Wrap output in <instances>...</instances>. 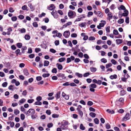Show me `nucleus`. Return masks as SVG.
<instances>
[{
  "label": "nucleus",
  "instance_id": "25",
  "mask_svg": "<svg viewBox=\"0 0 131 131\" xmlns=\"http://www.w3.org/2000/svg\"><path fill=\"white\" fill-rule=\"evenodd\" d=\"M66 59V58L64 57H62L59 59L58 61L60 62H61L65 60Z\"/></svg>",
  "mask_w": 131,
  "mask_h": 131
},
{
  "label": "nucleus",
  "instance_id": "31",
  "mask_svg": "<svg viewBox=\"0 0 131 131\" xmlns=\"http://www.w3.org/2000/svg\"><path fill=\"white\" fill-rule=\"evenodd\" d=\"M117 102L123 103L124 99L123 98H120L119 100H117Z\"/></svg>",
  "mask_w": 131,
  "mask_h": 131
},
{
  "label": "nucleus",
  "instance_id": "54",
  "mask_svg": "<svg viewBox=\"0 0 131 131\" xmlns=\"http://www.w3.org/2000/svg\"><path fill=\"white\" fill-rule=\"evenodd\" d=\"M40 57L38 56L35 59V61L36 62H38L40 60Z\"/></svg>",
  "mask_w": 131,
  "mask_h": 131
},
{
  "label": "nucleus",
  "instance_id": "50",
  "mask_svg": "<svg viewBox=\"0 0 131 131\" xmlns=\"http://www.w3.org/2000/svg\"><path fill=\"white\" fill-rule=\"evenodd\" d=\"M8 84V83L7 82H4L2 84V86L4 87H5L7 86Z\"/></svg>",
  "mask_w": 131,
  "mask_h": 131
},
{
  "label": "nucleus",
  "instance_id": "2",
  "mask_svg": "<svg viewBox=\"0 0 131 131\" xmlns=\"http://www.w3.org/2000/svg\"><path fill=\"white\" fill-rule=\"evenodd\" d=\"M25 114L28 116L31 115L32 114H34L35 113V110L33 109H29L27 112H24Z\"/></svg>",
  "mask_w": 131,
  "mask_h": 131
},
{
  "label": "nucleus",
  "instance_id": "1",
  "mask_svg": "<svg viewBox=\"0 0 131 131\" xmlns=\"http://www.w3.org/2000/svg\"><path fill=\"white\" fill-rule=\"evenodd\" d=\"M68 16L70 18H73L76 15L75 13L71 10H69L68 13Z\"/></svg>",
  "mask_w": 131,
  "mask_h": 131
},
{
  "label": "nucleus",
  "instance_id": "17",
  "mask_svg": "<svg viewBox=\"0 0 131 131\" xmlns=\"http://www.w3.org/2000/svg\"><path fill=\"white\" fill-rule=\"evenodd\" d=\"M116 41L117 44L118 45L122 42V39H118L116 40Z\"/></svg>",
  "mask_w": 131,
  "mask_h": 131
},
{
  "label": "nucleus",
  "instance_id": "38",
  "mask_svg": "<svg viewBox=\"0 0 131 131\" xmlns=\"http://www.w3.org/2000/svg\"><path fill=\"white\" fill-rule=\"evenodd\" d=\"M80 129L82 130H84L85 129V127L83 126V124H80Z\"/></svg>",
  "mask_w": 131,
  "mask_h": 131
},
{
  "label": "nucleus",
  "instance_id": "14",
  "mask_svg": "<svg viewBox=\"0 0 131 131\" xmlns=\"http://www.w3.org/2000/svg\"><path fill=\"white\" fill-rule=\"evenodd\" d=\"M90 70L91 72H95L97 70V69L95 67H92L90 68Z\"/></svg>",
  "mask_w": 131,
  "mask_h": 131
},
{
  "label": "nucleus",
  "instance_id": "42",
  "mask_svg": "<svg viewBox=\"0 0 131 131\" xmlns=\"http://www.w3.org/2000/svg\"><path fill=\"white\" fill-rule=\"evenodd\" d=\"M111 61L112 63L114 65H115L117 63V61L113 59H112L111 60Z\"/></svg>",
  "mask_w": 131,
  "mask_h": 131
},
{
  "label": "nucleus",
  "instance_id": "19",
  "mask_svg": "<svg viewBox=\"0 0 131 131\" xmlns=\"http://www.w3.org/2000/svg\"><path fill=\"white\" fill-rule=\"evenodd\" d=\"M60 92L58 91L57 92L56 95L55 97L57 99H59L60 97Z\"/></svg>",
  "mask_w": 131,
  "mask_h": 131
},
{
  "label": "nucleus",
  "instance_id": "58",
  "mask_svg": "<svg viewBox=\"0 0 131 131\" xmlns=\"http://www.w3.org/2000/svg\"><path fill=\"white\" fill-rule=\"evenodd\" d=\"M20 50L19 49H17L15 51V53L17 56H18L20 52Z\"/></svg>",
  "mask_w": 131,
  "mask_h": 131
},
{
  "label": "nucleus",
  "instance_id": "13",
  "mask_svg": "<svg viewBox=\"0 0 131 131\" xmlns=\"http://www.w3.org/2000/svg\"><path fill=\"white\" fill-rule=\"evenodd\" d=\"M56 66L57 67L58 69L59 70H61L63 68L62 66L59 63H57L56 64Z\"/></svg>",
  "mask_w": 131,
  "mask_h": 131
},
{
  "label": "nucleus",
  "instance_id": "32",
  "mask_svg": "<svg viewBox=\"0 0 131 131\" xmlns=\"http://www.w3.org/2000/svg\"><path fill=\"white\" fill-rule=\"evenodd\" d=\"M14 113L16 115H17L19 113V111L17 109H15L14 110Z\"/></svg>",
  "mask_w": 131,
  "mask_h": 131
},
{
  "label": "nucleus",
  "instance_id": "16",
  "mask_svg": "<svg viewBox=\"0 0 131 131\" xmlns=\"http://www.w3.org/2000/svg\"><path fill=\"white\" fill-rule=\"evenodd\" d=\"M25 101L26 99H25L23 98L21 99L19 101L18 103L19 105H20L21 104L25 102Z\"/></svg>",
  "mask_w": 131,
  "mask_h": 131
},
{
  "label": "nucleus",
  "instance_id": "24",
  "mask_svg": "<svg viewBox=\"0 0 131 131\" xmlns=\"http://www.w3.org/2000/svg\"><path fill=\"white\" fill-rule=\"evenodd\" d=\"M96 87V85L95 84H92L89 86V88H91L93 89L95 88Z\"/></svg>",
  "mask_w": 131,
  "mask_h": 131
},
{
  "label": "nucleus",
  "instance_id": "8",
  "mask_svg": "<svg viewBox=\"0 0 131 131\" xmlns=\"http://www.w3.org/2000/svg\"><path fill=\"white\" fill-rule=\"evenodd\" d=\"M8 89L13 91L15 89H17V88L14 85H11L9 86Z\"/></svg>",
  "mask_w": 131,
  "mask_h": 131
},
{
  "label": "nucleus",
  "instance_id": "46",
  "mask_svg": "<svg viewBox=\"0 0 131 131\" xmlns=\"http://www.w3.org/2000/svg\"><path fill=\"white\" fill-rule=\"evenodd\" d=\"M93 104V102L91 101H89L87 102V105H88L91 106Z\"/></svg>",
  "mask_w": 131,
  "mask_h": 131
},
{
  "label": "nucleus",
  "instance_id": "22",
  "mask_svg": "<svg viewBox=\"0 0 131 131\" xmlns=\"http://www.w3.org/2000/svg\"><path fill=\"white\" fill-rule=\"evenodd\" d=\"M75 74L79 78H81L83 77L82 74L78 72L76 73H75Z\"/></svg>",
  "mask_w": 131,
  "mask_h": 131
},
{
  "label": "nucleus",
  "instance_id": "9",
  "mask_svg": "<svg viewBox=\"0 0 131 131\" xmlns=\"http://www.w3.org/2000/svg\"><path fill=\"white\" fill-rule=\"evenodd\" d=\"M23 72L24 75L26 76H28L29 75V73L27 69H24L23 70Z\"/></svg>",
  "mask_w": 131,
  "mask_h": 131
},
{
  "label": "nucleus",
  "instance_id": "53",
  "mask_svg": "<svg viewBox=\"0 0 131 131\" xmlns=\"http://www.w3.org/2000/svg\"><path fill=\"white\" fill-rule=\"evenodd\" d=\"M70 82H67L64 83H63V85L64 86H68L70 85Z\"/></svg>",
  "mask_w": 131,
  "mask_h": 131
},
{
  "label": "nucleus",
  "instance_id": "35",
  "mask_svg": "<svg viewBox=\"0 0 131 131\" xmlns=\"http://www.w3.org/2000/svg\"><path fill=\"white\" fill-rule=\"evenodd\" d=\"M126 94V92L124 90H122L120 91V94L121 96H123Z\"/></svg>",
  "mask_w": 131,
  "mask_h": 131
},
{
  "label": "nucleus",
  "instance_id": "56",
  "mask_svg": "<svg viewBox=\"0 0 131 131\" xmlns=\"http://www.w3.org/2000/svg\"><path fill=\"white\" fill-rule=\"evenodd\" d=\"M113 34L115 35H118V31L116 30H114L113 31Z\"/></svg>",
  "mask_w": 131,
  "mask_h": 131
},
{
  "label": "nucleus",
  "instance_id": "18",
  "mask_svg": "<svg viewBox=\"0 0 131 131\" xmlns=\"http://www.w3.org/2000/svg\"><path fill=\"white\" fill-rule=\"evenodd\" d=\"M61 127L63 130H66L68 128V126L67 125L63 124L62 125Z\"/></svg>",
  "mask_w": 131,
  "mask_h": 131
},
{
  "label": "nucleus",
  "instance_id": "39",
  "mask_svg": "<svg viewBox=\"0 0 131 131\" xmlns=\"http://www.w3.org/2000/svg\"><path fill=\"white\" fill-rule=\"evenodd\" d=\"M27 93V92L26 90L23 91L22 93V95L24 96H26Z\"/></svg>",
  "mask_w": 131,
  "mask_h": 131
},
{
  "label": "nucleus",
  "instance_id": "34",
  "mask_svg": "<svg viewBox=\"0 0 131 131\" xmlns=\"http://www.w3.org/2000/svg\"><path fill=\"white\" fill-rule=\"evenodd\" d=\"M101 61L104 63H105L107 62V60L105 58H103L101 59Z\"/></svg>",
  "mask_w": 131,
  "mask_h": 131
},
{
  "label": "nucleus",
  "instance_id": "33",
  "mask_svg": "<svg viewBox=\"0 0 131 131\" xmlns=\"http://www.w3.org/2000/svg\"><path fill=\"white\" fill-rule=\"evenodd\" d=\"M94 121L95 123L97 124H98L99 123V121L97 118H95L94 119Z\"/></svg>",
  "mask_w": 131,
  "mask_h": 131
},
{
  "label": "nucleus",
  "instance_id": "61",
  "mask_svg": "<svg viewBox=\"0 0 131 131\" xmlns=\"http://www.w3.org/2000/svg\"><path fill=\"white\" fill-rule=\"evenodd\" d=\"M88 39L89 40H94L95 39V38L93 36H90Z\"/></svg>",
  "mask_w": 131,
  "mask_h": 131
},
{
  "label": "nucleus",
  "instance_id": "62",
  "mask_svg": "<svg viewBox=\"0 0 131 131\" xmlns=\"http://www.w3.org/2000/svg\"><path fill=\"white\" fill-rule=\"evenodd\" d=\"M59 116L58 114H54L52 115V117L54 118H58L59 117Z\"/></svg>",
  "mask_w": 131,
  "mask_h": 131
},
{
  "label": "nucleus",
  "instance_id": "48",
  "mask_svg": "<svg viewBox=\"0 0 131 131\" xmlns=\"http://www.w3.org/2000/svg\"><path fill=\"white\" fill-rule=\"evenodd\" d=\"M52 72L53 73H56L57 72V69L56 68H53L52 70Z\"/></svg>",
  "mask_w": 131,
  "mask_h": 131
},
{
  "label": "nucleus",
  "instance_id": "36",
  "mask_svg": "<svg viewBox=\"0 0 131 131\" xmlns=\"http://www.w3.org/2000/svg\"><path fill=\"white\" fill-rule=\"evenodd\" d=\"M16 45L19 48H21L22 46V44L21 43H17Z\"/></svg>",
  "mask_w": 131,
  "mask_h": 131
},
{
  "label": "nucleus",
  "instance_id": "43",
  "mask_svg": "<svg viewBox=\"0 0 131 131\" xmlns=\"http://www.w3.org/2000/svg\"><path fill=\"white\" fill-rule=\"evenodd\" d=\"M17 19V17L16 16H13L11 18V20L12 21H16Z\"/></svg>",
  "mask_w": 131,
  "mask_h": 131
},
{
  "label": "nucleus",
  "instance_id": "11",
  "mask_svg": "<svg viewBox=\"0 0 131 131\" xmlns=\"http://www.w3.org/2000/svg\"><path fill=\"white\" fill-rule=\"evenodd\" d=\"M101 23H100L99 25L102 27H103L104 25L106 24V22L105 20H102L101 21Z\"/></svg>",
  "mask_w": 131,
  "mask_h": 131
},
{
  "label": "nucleus",
  "instance_id": "51",
  "mask_svg": "<svg viewBox=\"0 0 131 131\" xmlns=\"http://www.w3.org/2000/svg\"><path fill=\"white\" fill-rule=\"evenodd\" d=\"M32 48H29L28 49L27 53H31L32 52Z\"/></svg>",
  "mask_w": 131,
  "mask_h": 131
},
{
  "label": "nucleus",
  "instance_id": "57",
  "mask_svg": "<svg viewBox=\"0 0 131 131\" xmlns=\"http://www.w3.org/2000/svg\"><path fill=\"white\" fill-rule=\"evenodd\" d=\"M36 99L37 101H40L42 100V98L41 96H38L36 98Z\"/></svg>",
  "mask_w": 131,
  "mask_h": 131
},
{
  "label": "nucleus",
  "instance_id": "64",
  "mask_svg": "<svg viewBox=\"0 0 131 131\" xmlns=\"http://www.w3.org/2000/svg\"><path fill=\"white\" fill-rule=\"evenodd\" d=\"M46 113L48 115H49L51 114V112L50 110H47L46 111Z\"/></svg>",
  "mask_w": 131,
  "mask_h": 131
},
{
  "label": "nucleus",
  "instance_id": "28",
  "mask_svg": "<svg viewBox=\"0 0 131 131\" xmlns=\"http://www.w3.org/2000/svg\"><path fill=\"white\" fill-rule=\"evenodd\" d=\"M24 38L26 40H29L30 38V37L29 35L26 34Z\"/></svg>",
  "mask_w": 131,
  "mask_h": 131
},
{
  "label": "nucleus",
  "instance_id": "41",
  "mask_svg": "<svg viewBox=\"0 0 131 131\" xmlns=\"http://www.w3.org/2000/svg\"><path fill=\"white\" fill-rule=\"evenodd\" d=\"M50 75V74L49 73H44L42 74V76L44 78L46 77H48Z\"/></svg>",
  "mask_w": 131,
  "mask_h": 131
},
{
  "label": "nucleus",
  "instance_id": "4",
  "mask_svg": "<svg viewBox=\"0 0 131 131\" xmlns=\"http://www.w3.org/2000/svg\"><path fill=\"white\" fill-rule=\"evenodd\" d=\"M51 14L55 18H57L58 17V15L57 13L56 10H53L51 13Z\"/></svg>",
  "mask_w": 131,
  "mask_h": 131
},
{
  "label": "nucleus",
  "instance_id": "21",
  "mask_svg": "<svg viewBox=\"0 0 131 131\" xmlns=\"http://www.w3.org/2000/svg\"><path fill=\"white\" fill-rule=\"evenodd\" d=\"M86 23L85 22H82L80 23V24H79V25L81 27H84L86 26Z\"/></svg>",
  "mask_w": 131,
  "mask_h": 131
},
{
  "label": "nucleus",
  "instance_id": "23",
  "mask_svg": "<svg viewBox=\"0 0 131 131\" xmlns=\"http://www.w3.org/2000/svg\"><path fill=\"white\" fill-rule=\"evenodd\" d=\"M106 111L109 113L111 114H113L114 113V111L112 110H110L109 109L107 110Z\"/></svg>",
  "mask_w": 131,
  "mask_h": 131
},
{
  "label": "nucleus",
  "instance_id": "6",
  "mask_svg": "<svg viewBox=\"0 0 131 131\" xmlns=\"http://www.w3.org/2000/svg\"><path fill=\"white\" fill-rule=\"evenodd\" d=\"M57 75L59 78H61L62 79H65L66 77L65 76L64 74L62 73H59L57 74Z\"/></svg>",
  "mask_w": 131,
  "mask_h": 131
},
{
  "label": "nucleus",
  "instance_id": "30",
  "mask_svg": "<svg viewBox=\"0 0 131 131\" xmlns=\"http://www.w3.org/2000/svg\"><path fill=\"white\" fill-rule=\"evenodd\" d=\"M49 62L48 61L45 60L44 61V66H47L49 65Z\"/></svg>",
  "mask_w": 131,
  "mask_h": 131
},
{
  "label": "nucleus",
  "instance_id": "20",
  "mask_svg": "<svg viewBox=\"0 0 131 131\" xmlns=\"http://www.w3.org/2000/svg\"><path fill=\"white\" fill-rule=\"evenodd\" d=\"M115 104L116 105L119 107H122L123 104V103L117 102V101L116 102Z\"/></svg>",
  "mask_w": 131,
  "mask_h": 131
},
{
  "label": "nucleus",
  "instance_id": "5",
  "mask_svg": "<svg viewBox=\"0 0 131 131\" xmlns=\"http://www.w3.org/2000/svg\"><path fill=\"white\" fill-rule=\"evenodd\" d=\"M129 114V113H127L124 117L123 118V120L126 121L128 120L130 118Z\"/></svg>",
  "mask_w": 131,
  "mask_h": 131
},
{
  "label": "nucleus",
  "instance_id": "29",
  "mask_svg": "<svg viewBox=\"0 0 131 131\" xmlns=\"http://www.w3.org/2000/svg\"><path fill=\"white\" fill-rule=\"evenodd\" d=\"M89 115L92 117L93 118H94L95 117L96 114L93 112H91L89 114Z\"/></svg>",
  "mask_w": 131,
  "mask_h": 131
},
{
  "label": "nucleus",
  "instance_id": "63",
  "mask_svg": "<svg viewBox=\"0 0 131 131\" xmlns=\"http://www.w3.org/2000/svg\"><path fill=\"white\" fill-rule=\"evenodd\" d=\"M62 35L61 34L60 32L57 33L56 34L57 37L60 38L62 36Z\"/></svg>",
  "mask_w": 131,
  "mask_h": 131
},
{
  "label": "nucleus",
  "instance_id": "7",
  "mask_svg": "<svg viewBox=\"0 0 131 131\" xmlns=\"http://www.w3.org/2000/svg\"><path fill=\"white\" fill-rule=\"evenodd\" d=\"M55 8V7L54 5L51 4L48 7L47 9L49 10H54Z\"/></svg>",
  "mask_w": 131,
  "mask_h": 131
},
{
  "label": "nucleus",
  "instance_id": "3",
  "mask_svg": "<svg viewBox=\"0 0 131 131\" xmlns=\"http://www.w3.org/2000/svg\"><path fill=\"white\" fill-rule=\"evenodd\" d=\"M70 35V33L69 31H66L64 32L63 34V36L66 38H68L69 37Z\"/></svg>",
  "mask_w": 131,
  "mask_h": 131
},
{
  "label": "nucleus",
  "instance_id": "40",
  "mask_svg": "<svg viewBox=\"0 0 131 131\" xmlns=\"http://www.w3.org/2000/svg\"><path fill=\"white\" fill-rule=\"evenodd\" d=\"M112 64L111 63H109L108 64H106V68H108L109 67L112 66Z\"/></svg>",
  "mask_w": 131,
  "mask_h": 131
},
{
  "label": "nucleus",
  "instance_id": "52",
  "mask_svg": "<svg viewBox=\"0 0 131 131\" xmlns=\"http://www.w3.org/2000/svg\"><path fill=\"white\" fill-rule=\"evenodd\" d=\"M97 16H99V17H102L103 16V15L100 12H98Z\"/></svg>",
  "mask_w": 131,
  "mask_h": 131
},
{
  "label": "nucleus",
  "instance_id": "10",
  "mask_svg": "<svg viewBox=\"0 0 131 131\" xmlns=\"http://www.w3.org/2000/svg\"><path fill=\"white\" fill-rule=\"evenodd\" d=\"M18 30L21 34L25 33L26 31V29L24 28H19L18 29Z\"/></svg>",
  "mask_w": 131,
  "mask_h": 131
},
{
  "label": "nucleus",
  "instance_id": "12",
  "mask_svg": "<svg viewBox=\"0 0 131 131\" xmlns=\"http://www.w3.org/2000/svg\"><path fill=\"white\" fill-rule=\"evenodd\" d=\"M28 6L30 8L31 11H33L34 10L35 8L32 5L31 3H29L28 5Z\"/></svg>",
  "mask_w": 131,
  "mask_h": 131
},
{
  "label": "nucleus",
  "instance_id": "47",
  "mask_svg": "<svg viewBox=\"0 0 131 131\" xmlns=\"http://www.w3.org/2000/svg\"><path fill=\"white\" fill-rule=\"evenodd\" d=\"M46 15V14L44 13H42L41 14L38 15V17L39 18H41L43 16H44Z\"/></svg>",
  "mask_w": 131,
  "mask_h": 131
},
{
  "label": "nucleus",
  "instance_id": "15",
  "mask_svg": "<svg viewBox=\"0 0 131 131\" xmlns=\"http://www.w3.org/2000/svg\"><path fill=\"white\" fill-rule=\"evenodd\" d=\"M108 15L109 17L108 19L109 20H110L111 19H112L113 17V15L112 13L110 12H109L108 13Z\"/></svg>",
  "mask_w": 131,
  "mask_h": 131
},
{
  "label": "nucleus",
  "instance_id": "45",
  "mask_svg": "<svg viewBox=\"0 0 131 131\" xmlns=\"http://www.w3.org/2000/svg\"><path fill=\"white\" fill-rule=\"evenodd\" d=\"M33 26L35 27H37L38 26V25L36 22H34L32 23Z\"/></svg>",
  "mask_w": 131,
  "mask_h": 131
},
{
  "label": "nucleus",
  "instance_id": "49",
  "mask_svg": "<svg viewBox=\"0 0 131 131\" xmlns=\"http://www.w3.org/2000/svg\"><path fill=\"white\" fill-rule=\"evenodd\" d=\"M110 26H108L106 28V30L107 32L109 33L110 32Z\"/></svg>",
  "mask_w": 131,
  "mask_h": 131
},
{
  "label": "nucleus",
  "instance_id": "27",
  "mask_svg": "<svg viewBox=\"0 0 131 131\" xmlns=\"http://www.w3.org/2000/svg\"><path fill=\"white\" fill-rule=\"evenodd\" d=\"M42 104V103L41 102L37 101L34 103V104L35 105H41Z\"/></svg>",
  "mask_w": 131,
  "mask_h": 131
},
{
  "label": "nucleus",
  "instance_id": "59",
  "mask_svg": "<svg viewBox=\"0 0 131 131\" xmlns=\"http://www.w3.org/2000/svg\"><path fill=\"white\" fill-rule=\"evenodd\" d=\"M55 45L57 46L59 44V40H56L54 42Z\"/></svg>",
  "mask_w": 131,
  "mask_h": 131
},
{
  "label": "nucleus",
  "instance_id": "37",
  "mask_svg": "<svg viewBox=\"0 0 131 131\" xmlns=\"http://www.w3.org/2000/svg\"><path fill=\"white\" fill-rule=\"evenodd\" d=\"M124 22V20L123 19H120L118 21V23L121 24L123 23Z\"/></svg>",
  "mask_w": 131,
  "mask_h": 131
},
{
  "label": "nucleus",
  "instance_id": "26",
  "mask_svg": "<svg viewBox=\"0 0 131 131\" xmlns=\"http://www.w3.org/2000/svg\"><path fill=\"white\" fill-rule=\"evenodd\" d=\"M110 78L112 79H116L117 78V76L116 74H114L113 75H111L110 77Z\"/></svg>",
  "mask_w": 131,
  "mask_h": 131
},
{
  "label": "nucleus",
  "instance_id": "55",
  "mask_svg": "<svg viewBox=\"0 0 131 131\" xmlns=\"http://www.w3.org/2000/svg\"><path fill=\"white\" fill-rule=\"evenodd\" d=\"M120 8H121V9L123 10H125L126 9L125 7L123 5H121V6L120 8H118V9L120 10Z\"/></svg>",
  "mask_w": 131,
  "mask_h": 131
},
{
  "label": "nucleus",
  "instance_id": "60",
  "mask_svg": "<svg viewBox=\"0 0 131 131\" xmlns=\"http://www.w3.org/2000/svg\"><path fill=\"white\" fill-rule=\"evenodd\" d=\"M34 101V99H29L27 101V102L28 103H31L33 102Z\"/></svg>",
  "mask_w": 131,
  "mask_h": 131
},
{
  "label": "nucleus",
  "instance_id": "44",
  "mask_svg": "<svg viewBox=\"0 0 131 131\" xmlns=\"http://www.w3.org/2000/svg\"><path fill=\"white\" fill-rule=\"evenodd\" d=\"M27 6L26 5H24L21 8V9L23 10H27Z\"/></svg>",
  "mask_w": 131,
  "mask_h": 131
}]
</instances>
